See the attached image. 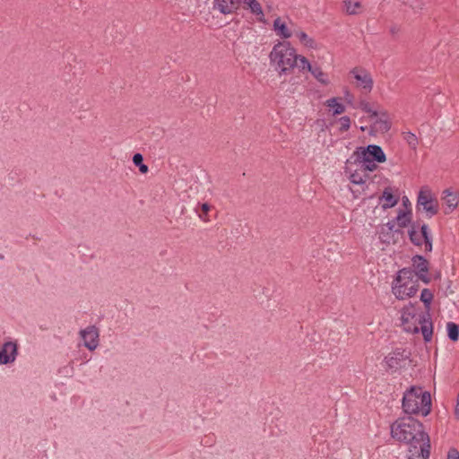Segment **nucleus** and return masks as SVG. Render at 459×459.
Wrapping results in <instances>:
<instances>
[{
  "mask_svg": "<svg viewBox=\"0 0 459 459\" xmlns=\"http://www.w3.org/2000/svg\"><path fill=\"white\" fill-rule=\"evenodd\" d=\"M391 436L409 446L408 459L429 457L430 440L420 421L411 417L399 419L391 425Z\"/></svg>",
  "mask_w": 459,
  "mask_h": 459,
  "instance_id": "1",
  "label": "nucleus"
},
{
  "mask_svg": "<svg viewBox=\"0 0 459 459\" xmlns=\"http://www.w3.org/2000/svg\"><path fill=\"white\" fill-rule=\"evenodd\" d=\"M298 55L294 48L288 41L276 43L269 54L271 65L274 67L279 75L290 74L297 64Z\"/></svg>",
  "mask_w": 459,
  "mask_h": 459,
  "instance_id": "2",
  "label": "nucleus"
},
{
  "mask_svg": "<svg viewBox=\"0 0 459 459\" xmlns=\"http://www.w3.org/2000/svg\"><path fill=\"white\" fill-rule=\"evenodd\" d=\"M403 409L407 414L427 416L431 411L430 394L420 387H411L403 394Z\"/></svg>",
  "mask_w": 459,
  "mask_h": 459,
  "instance_id": "3",
  "label": "nucleus"
},
{
  "mask_svg": "<svg viewBox=\"0 0 459 459\" xmlns=\"http://www.w3.org/2000/svg\"><path fill=\"white\" fill-rule=\"evenodd\" d=\"M418 281L411 268H403L397 272L392 282V293L399 300L411 298L418 291Z\"/></svg>",
  "mask_w": 459,
  "mask_h": 459,
  "instance_id": "4",
  "label": "nucleus"
},
{
  "mask_svg": "<svg viewBox=\"0 0 459 459\" xmlns=\"http://www.w3.org/2000/svg\"><path fill=\"white\" fill-rule=\"evenodd\" d=\"M411 242L417 247L424 246L425 252L432 251V235L425 223L413 222L408 231Z\"/></svg>",
  "mask_w": 459,
  "mask_h": 459,
  "instance_id": "5",
  "label": "nucleus"
},
{
  "mask_svg": "<svg viewBox=\"0 0 459 459\" xmlns=\"http://www.w3.org/2000/svg\"><path fill=\"white\" fill-rule=\"evenodd\" d=\"M411 351L397 347L389 352L383 359L382 365L387 372H396L399 369L405 368L407 361L411 358Z\"/></svg>",
  "mask_w": 459,
  "mask_h": 459,
  "instance_id": "6",
  "label": "nucleus"
},
{
  "mask_svg": "<svg viewBox=\"0 0 459 459\" xmlns=\"http://www.w3.org/2000/svg\"><path fill=\"white\" fill-rule=\"evenodd\" d=\"M425 314L419 312L417 307L409 304L401 311V325L403 329L410 333H417L420 332L419 323Z\"/></svg>",
  "mask_w": 459,
  "mask_h": 459,
  "instance_id": "7",
  "label": "nucleus"
},
{
  "mask_svg": "<svg viewBox=\"0 0 459 459\" xmlns=\"http://www.w3.org/2000/svg\"><path fill=\"white\" fill-rule=\"evenodd\" d=\"M418 206H422L429 217L436 215L438 212V204L433 197L432 192L428 187H422L418 195Z\"/></svg>",
  "mask_w": 459,
  "mask_h": 459,
  "instance_id": "8",
  "label": "nucleus"
},
{
  "mask_svg": "<svg viewBox=\"0 0 459 459\" xmlns=\"http://www.w3.org/2000/svg\"><path fill=\"white\" fill-rule=\"evenodd\" d=\"M79 335L83 341V345L89 351H95L99 346L100 332L95 325H89L79 332Z\"/></svg>",
  "mask_w": 459,
  "mask_h": 459,
  "instance_id": "9",
  "label": "nucleus"
},
{
  "mask_svg": "<svg viewBox=\"0 0 459 459\" xmlns=\"http://www.w3.org/2000/svg\"><path fill=\"white\" fill-rule=\"evenodd\" d=\"M350 74L356 80L357 87L370 92L373 88V79L370 74L361 67H355L351 70Z\"/></svg>",
  "mask_w": 459,
  "mask_h": 459,
  "instance_id": "10",
  "label": "nucleus"
},
{
  "mask_svg": "<svg viewBox=\"0 0 459 459\" xmlns=\"http://www.w3.org/2000/svg\"><path fill=\"white\" fill-rule=\"evenodd\" d=\"M411 261L413 267L411 270L414 272L417 281L420 280L428 284L430 281V278L428 275L429 262L422 255H414Z\"/></svg>",
  "mask_w": 459,
  "mask_h": 459,
  "instance_id": "11",
  "label": "nucleus"
},
{
  "mask_svg": "<svg viewBox=\"0 0 459 459\" xmlns=\"http://www.w3.org/2000/svg\"><path fill=\"white\" fill-rule=\"evenodd\" d=\"M18 356V343L14 341H6L0 349V365L12 364Z\"/></svg>",
  "mask_w": 459,
  "mask_h": 459,
  "instance_id": "12",
  "label": "nucleus"
},
{
  "mask_svg": "<svg viewBox=\"0 0 459 459\" xmlns=\"http://www.w3.org/2000/svg\"><path fill=\"white\" fill-rule=\"evenodd\" d=\"M441 200L444 212L449 214L455 210L459 204V193L451 189H445L442 192Z\"/></svg>",
  "mask_w": 459,
  "mask_h": 459,
  "instance_id": "13",
  "label": "nucleus"
},
{
  "mask_svg": "<svg viewBox=\"0 0 459 459\" xmlns=\"http://www.w3.org/2000/svg\"><path fill=\"white\" fill-rule=\"evenodd\" d=\"M371 118L374 119L371 130L375 133L384 134L391 128V121L386 111L380 110L377 117H371Z\"/></svg>",
  "mask_w": 459,
  "mask_h": 459,
  "instance_id": "14",
  "label": "nucleus"
},
{
  "mask_svg": "<svg viewBox=\"0 0 459 459\" xmlns=\"http://www.w3.org/2000/svg\"><path fill=\"white\" fill-rule=\"evenodd\" d=\"M359 153L364 157L376 160L377 163L385 161L386 157L382 148L376 144H369L366 148H359Z\"/></svg>",
  "mask_w": 459,
  "mask_h": 459,
  "instance_id": "15",
  "label": "nucleus"
},
{
  "mask_svg": "<svg viewBox=\"0 0 459 459\" xmlns=\"http://www.w3.org/2000/svg\"><path fill=\"white\" fill-rule=\"evenodd\" d=\"M240 0H214L213 8L222 14L233 13L239 5Z\"/></svg>",
  "mask_w": 459,
  "mask_h": 459,
  "instance_id": "16",
  "label": "nucleus"
},
{
  "mask_svg": "<svg viewBox=\"0 0 459 459\" xmlns=\"http://www.w3.org/2000/svg\"><path fill=\"white\" fill-rule=\"evenodd\" d=\"M420 331L422 333L425 342H430L433 335V324L430 319L429 314L426 313L419 323Z\"/></svg>",
  "mask_w": 459,
  "mask_h": 459,
  "instance_id": "17",
  "label": "nucleus"
},
{
  "mask_svg": "<svg viewBox=\"0 0 459 459\" xmlns=\"http://www.w3.org/2000/svg\"><path fill=\"white\" fill-rule=\"evenodd\" d=\"M380 204L384 210L395 206L398 203V196H395L391 187H385L379 197Z\"/></svg>",
  "mask_w": 459,
  "mask_h": 459,
  "instance_id": "18",
  "label": "nucleus"
},
{
  "mask_svg": "<svg viewBox=\"0 0 459 459\" xmlns=\"http://www.w3.org/2000/svg\"><path fill=\"white\" fill-rule=\"evenodd\" d=\"M354 155L357 156L359 167L362 169V172L368 174L377 169V165L376 164L377 161L369 159L368 157L362 156L359 150L354 152Z\"/></svg>",
  "mask_w": 459,
  "mask_h": 459,
  "instance_id": "19",
  "label": "nucleus"
},
{
  "mask_svg": "<svg viewBox=\"0 0 459 459\" xmlns=\"http://www.w3.org/2000/svg\"><path fill=\"white\" fill-rule=\"evenodd\" d=\"M273 30L276 35L281 39H290L292 36V30L288 27L286 22L280 17H277L273 21Z\"/></svg>",
  "mask_w": 459,
  "mask_h": 459,
  "instance_id": "20",
  "label": "nucleus"
},
{
  "mask_svg": "<svg viewBox=\"0 0 459 459\" xmlns=\"http://www.w3.org/2000/svg\"><path fill=\"white\" fill-rule=\"evenodd\" d=\"M244 7L249 9L250 12L256 16L259 22L264 21V13L260 3L257 0H240Z\"/></svg>",
  "mask_w": 459,
  "mask_h": 459,
  "instance_id": "21",
  "label": "nucleus"
},
{
  "mask_svg": "<svg viewBox=\"0 0 459 459\" xmlns=\"http://www.w3.org/2000/svg\"><path fill=\"white\" fill-rule=\"evenodd\" d=\"M325 106L333 110V115H341L345 111V107L339 101V98L333 97L325 101Z\"/></svg>",
  "mask_w": 459,
  "mask_h": 459,
  "instance_id": "22",
  "label": "nucleus"
},
{
  "mask_svg": "<svg viewBox=\"0 0 459 459\" xmlns=\"http://www.w3.org/2000/svg\"><path fill=\"white\" fill-rule=\"evenodd\" d=\"M368 178L369 175L362 172V169L359 167L350 175L351 182L355 185H363Z\"/></svg>",
  "mask_w": 459,
  "mask_h": 459,
  "instance_id": "23",
  "label": "nucleus"
},
{
  "mask_svg": "<svg viewBox=\"0 0 459 459\" xmlns=\"http://www.w3.org/2000/svg\"><path fill=\"white\" fill-rule=\"evenodd\" d=\"M312 75L323 85H328L329 84V78L328 75L323 72V70L316 65H313L312 69L309 71Z\"/></svg>",
  "mask_w": 459,
  "mask_h": 459,
  "instance_id": "24",
  "label": "nucleus"
},
{
  "mask_svg": "<svg viewBox=\"0 0 459 459\" xmlns=\"http://www.w3.org/2000/svg\"><path fill=\"white\" fill-rule=\"evenodd\" d=\"M411 212H405L403 210L399 211V212L395 218V221L400 228H405L406 226H408L411 222Z\"/></svg>",
  "mask_w": 459,
  "mask_h": 459,
  "instance_id": "25",
  "label": "nucleus"
},
{
  "mask_svg": "<svg viewBox=\"0 0 459 459\" xmlns=\"http://www.w3.org/2000/svg\"><path fill=\"white\" fill-rule=\"evenodd\" d=\"M361 4L360 2L357 0H346L344 2V8L345 12L348 14L353 15L357 14L359 13V10L360 9Z\"/></svg>",
  "mask_w": 459,
  "mask_h": 459,
  "instance_id": "26",
  "label": "nucleus"
},
{
  "mask_svg": "<svg viewBox=\"0 0 459 459\" xmlns=\"http://www.w3.org/2000/svg\"><path fill=\"white\" fill-rule=\"evenodd\" d=\"M446 330H447V335L448 338L453 341L456 342L459 339V325H456L454 322H448L446 324Z\"/></svg>",
  "mask_w": 459,
  "mask_h": 459,
  "instance_id": "27",
  "label": "nucleus"
},
{
  "mask_svg": "<svg viewBox=\"0 0 459 459\" xmlns=\"http://www.w3.org/2000/svg\"><path fill=\"white\" fill-rule=\"evenodd\" d=\"M296 36L305 47L310 48H316L317 46L316 41L312 38H310L306 32L299 31L296 34Z\"/></svg>",
  "mask_w": 459,
  "mask_h": 459,
  "instance_id": "28",
  "label": "nucleus"
},
{
  "mask_svg": "<svg viewBox=\"0 0 459 459\" xmlns=\"http://www.w3.org/2000/svg\"><path fill=\"white\" fill-rule=\"evenodd\" d=\"M420 300L424 303L425 308L429 310L433 300V293L429 289H423L420 293Z\"/></svg>",
  "mask_w": 459,
  "mask_h": 459,
  "instance_id": "29",
  "label": "nucleus"
},
{
  "mask_svg": "<svg viewBox=\"0 0 459 459\" xmlns=\"http://www.w3.org/2000/svg\"><path fill=\"white\" fill-rule=\"evenodd\" d=\"M143 157L141 153H135L133 156V162L135 166L139 167V170L141 173L145 174L148 172V166L143 162Z\"/></svg>",
  "mask_w": 459,
  "mask_h": 459,
  "instance_id": "30",
  "label": "nucleus"
},
{
  "mask_svg": "<svg viewBox=\"0 0 459 459\" xmlns=\"http://www.w3.org/2000/svg\"><path fill=\"white\" fill-rule=\"evenodd\" d=\"M296 66L299 67L300 72H304V71L309 72L312 69L313 65L309 63V61L305 56L298 55Z\"/></svg>",
  "mask_w": 459,
  "mask_h": 459,
  "instance_id": "31",
  "label": "nucleus"
},
{
  "mask_svg": "<svg viewBox=\"0 0 459 459\" xmlns=\"http://www.w3.org/2000/svg\"><path fill=\"white\" fill-rule=\"evenodd\" d=\"M358 107L371 117H377L378 111L372 108L371 104L367 100H360Z\"/></svg>",
  "mask_w": 459,
  "mask_h": 459,
  "instance_id": "32",
  "label": "nucleus"
},
{
  "mask_svg": "<svg viewBox=\"0 0 459 459\" xmlns=\"http://www.w3.org/2000/svg\"><path fill=\"white\" fill-rule=\"evenodd\" d=\"M403 139L406 141V143L411 149L415 150L417 148L418 138L414 134L411 132H406L403 134Z\"/></svg>",
  "mask_w": 459,
  "mask_h": 459,
  "instance_id": "33",
  "label": "nucleus"
},
{
  "mask_svg": "<svg viewBox=\"0 0 459 459\" xmlns=\"http://www.w3.org/2000/svg\"><path fill=\"white\" fill-rule=\"evenodd\" d=\"M339 123H340V131L341 132H346L351 127V118L347 116H343V117H340Z\"/></svg>",
  "mask_w": 459,
  "mask_h": 459,
  "instance_id": "34",
  "label": "nucleus"
},
{
  "mask_svg": "<svg viewBox=\"0 0 459 459\" xmlns=\"http://www.w3.org/2000/svg\"><path fill=\"white\" fill-rule=\"evenodd\" d=\"M406 4H409L412 10L418 12L423 8L424 2L422 0H408Z\"/></svg>",
  "mask_w": 459,
  "mask_h": 459,
  "instance_id": "35",
  "label": "nucleus"
},
{
  "mask_svg": "<svg viewBox=\"0 0 459 459\" xmlns=\"http://www.w3.org/2000/svg\"><path fill=\"white\" fill-rule=\"evenodd\" d=\"M201 210H202V213L199 214V217L204 221H207L205 216L207 215L208 212L210 211V205L208 204L204 203L201 205Z\"/></svg>",
  "mask_w": 459,
  "mask_h": 459,
  "instance_id": "36",
  "label": "nucleus"
},
{
  "mask_svg": "<svg viewBox=\"0 0 459 459\" xmlns=\"http://www.w3.org/2000/svg\"><path fill=\"white\" fill-rule=\"evenodd\" d=\"M447 459H459V451L455 448H451L448 451Z\"/></svg>",
  "mask_w": 459,
  "mask_h": 459,
  "instance_id": "37",
  "label": "nucleus"
},
{
  "mask_svg": "<svg viewBox=\"0 0 459 459\" xmlns=\"http://www.w3.org/2000/svg\"><path fill=\"white\" fill-rule=\"evenodd\" d=\"M394 225H395L394 221H388V222L386 223V227L388 228V230H389L390 231L394 230Z\"/></svg>",
  "mask_w": 459,
  "mask_h": 459,
  "instance_id": "38",
  "label": "nucleus"
},
{
  "mask_svg": "<svg viewBox=\"0 0 459 459\" xmlns=\"http://www.w3.org/2000/svg\"><path fill=\"white\" fill-rule=\"evenodd\" d=\"M345 99H346L348 103H351L353 97H352V95L349 91H346Z\"/></svg>",
  "mask_w": 459,
  "mask_h": 459,
  "instance_id": "39",
  "label": "nucleus"
},
{
  "mask_svg": "<svg viewBox=\"0 0 459 459\" xmlns=\"http://www.w3.org/2000/svg\"><path fill=\"white\" fill-rule=\"evenodd\" d=\"M455 415L457 419H459V403H456L455 408Z\"/></svg>",
  "mask_w": 459,
  "mask_h": 459,
  "instance_id": "40",
  "label": "nucleus"
},
{
  "mask_svg": "<svg viewBox=\"0 0 459 459\" xmlns=\"http://www.w3.org/2000/svg\"><path fill=\"white\" fill-rule=\"evenodd\" d=\"M396 31H397V30L395 28H392L391 29V33L392 34H394Z\"/></svg>",
  "mask_w": 459,
  "mask_h": 459,
  "instance_id": "41",
  "label": "nucleus"
},
{
  "mask_svg": "<svg viewBox=\"0 0 459 459\" xmlns=\"http://www.w3.org/2000/svg\"><path fill=\"white\" fill-rule=\"evenodd\" d=\"M382 241L387 242L388 240L386 238H381Z\"/></svg>",
  "mask_w": 459,
  "mask_h": 459,
  "instance_id": "42",
  "label": "nucleus"
},
{
  "mask_svg": "<svg viewBox=\"0 0 459 459\" xmlns=\"http://www.w3.org/2000/svg\"><path fill=\"white\" fill-rule=\"evenodd\" d=\"M360 130H361V131H365V130H366V127L361 126V127H360Z\"/></svg>",
  "mask_w": 459,
  "mask_h": 459,
  "instance_id": "43",
  "label": "nucleus"
}]
</instances>
